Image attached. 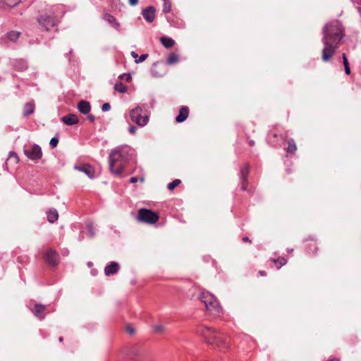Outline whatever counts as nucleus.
<instances>
[{
	"label": "nucleus",
	"instance_id": "f257e3e1",
	"mask_svg": "<svg viewBox=\"0 0 361 361\" xmlns=\"http://www.w3.org/2000/svg\"><path fill=\"white\" fill-rule=\"evenodd\" d=\"M322 41L324 47L322 49V59L324 62H328L335 54L336 49L343 37L344 34L341 23L338 21L327 23L324 27Z\"/></svg>",
	"mask_w": 361,
	"mask_h": 361
},
{
	"label": "nucleus",
	"instance_id": "f03ea898",
	"mask_svg": "<svg viewBox=\"0 0 361 361\" xmlns=\"http://www.w3.org/2000/svg\"><path fill=\"white\" fill-rule=\"evenodd\" d=\"M125 155L120 147L113 149L109 154V169L112 173L118 175L124 168Z\"/></svg>",
	"mask_w": 361,
	"mask_h": 361
},
{
	"label": "nucleus",
	"instance_id": "7ed1b4c3",
	"mask_svg": "<svg viewBox=\"0 0 361 361\" xmlns=\"http://www.w3.org/2000/svg\"><path fill=\"white\" fill-rule=\"evenodd\" d=\"M199 300L205 305V310L211 314H219L221 307L218 300L209 292L203 291L199 296Z\"/></svg>",
	"mask_w": 361,
	"mask_h": 361
},
{
	"label": "nucleus",
	"instance_id": "20e7f679",
	"mask_svg": "<svg viewBox=\"0 0 361 361\" xmlns=\"http://www.w3.org/2000/svg\"><path fill=\"white\" fill-rule=\"evenodd\" d=\"M159 218L158 214L150 209L142 208L137 212V220L140 222L154 224L158 221Z\"/></svg>",
	"mask_w": 361,
	"mask_h": 361
},
{
	"label": "nucleus",
	"instance_id": "39448f33",
	"mask_svg": "<svg viewBox=\"0 0 361 361\" xmlns=\"http://www.w3.org/2000/svg\"><path fill=\"white\" fill-rule=\"evenodd\" d=\"M197 332L200 334L210 345L216 344L219 345L216 341L217 335L219 334L216 330L207 326H201L198 329Z\"/></svg>",
	"mask_w": 361,
	"mask_h": 361
},
{
	"label": "nucleus",
	"instance_id": "423d86ee",
	"mask_svg": "<svg viewBox=\"0 0 361 361\" xmlns=\"http://www.w3.org/2000/svg\"><path fill=\"white\" fill-rule=\"evenodd\" d=\"M142 111L143 110L141 107L137 106L132 109L130 113L131 121L140 126H145L149 121L147 115H142Z\"/></svg>",
	"mask_w": 361,
	"mask_h": 361
},
{
	"label": "nucleus",
	"instance_id": "0eeeda50",
	"mask_svg": "<svg viewBox=\"0 0 361 361\" xmlns=\"http://www.w3.org/2000/svg\"><path fill=\"white\" fill-rule=\"evenodd\" d=\"M37 22L46 31L50 30L51 27H54L56 25L55 18L47 14L42 15L37 18Z\"/></svg>",
	"mask_w": 361,
	"mask_h": 361
},
{
	"label": "nucleus",
	"instance_id": "6e6552de",
	"mask_svg": "<svg viewBox=\"0 0 361 361\" xmlns=\"http://www.w3.org/2000/svg\"><path fill=\"white\" fill-rule=\"evenodd\" d=\"M24 154L31 160H38L42 158V152L41 147L37 145L34 144L30 149H24Z\"/></svg>",
	"mask_w": 361,
	"mask_h": 361
},
{
	"label": "nucleus",
	"instance_id": "1a4fd4ad",
	"mask_svg": "<svg viewBox=\"0 0 361 361\" xmlns=\"http://www.w3.org/2000/svg\"><path fill=\"white\" fill-rule=\"evenodd\" d=\"M46 261L52 266L58 264L59 255L56 251L52 248H49L44 255Z\"/></svg>",
	"mask_w": 361,
	"mask_h": 361
},
{
	"label": "nucleus",
	"instance_id": "9d476101",
	"mask_svg": "<svg viewBox=\"0 0 361 361\" xmlns=\"http://www.w3.org/2000/svg\"><path fill=\"white\" fill-rule=\"evenodd\" d=\"M250 172V166L248 164H245L240 169V180H241V189L243 190H247L246 183L247 182V178Z\"/></svg>",
	"mask_w": 361,
	"mask_h": 361
},
{
	"label": "nucleus",
	"instance_id": "9b49d317",
	"mask_svg": "<svg viewBox=\"0 0 361 361\" xmlns=\"http://www.w3.org/2000/svg\"><path fill=\"white\" fill-rule=\"evenodd\" d=\"M142 16L147 22H153L155 18V8L152 6L147 7L142 11Z\"/></svg>",
	"mask_w": 361,
	"mask_h": 361
},
{
	"label": "nucleus",
	"instance_id": "f8f14e48",
	"mask_svg": "<svg viewBox=\"0 0 361 361\" xmlns=\"http://www.w3.org/2000/svg\"><path fill=\"white\" fill-rule=\"evenodd\" d=\"M75 169L85 173L90 178H93L94 177V169L90 165L83 164L80 166H75Z\"/></svg>",
	"mask_w": 361,
	"mask_h": 361
},
{
	"label": "nucleus",
	"instance_id": "ddd939ff",
	"mask_svg": "<svg viewBox=\"0 0 361 361\" xmlns=\"http://www.w3.org/2000/svg\"><path fill=\"white\" fill-rule=\"evenodd\" d=\"M119 264L116 262H111L109 265H107L104 269V273L106 276H111L117 273L119 270Z\"/></svg>",
	"mask_w": 361,
	"mask_h": 361
},
{
	"label": "nucleus",
	"instance_id": "4468645a",
	"mask_svg": "<svg viewBox=\"0 0 361 361\" xmlns=\"http://www.w3.org/2000/svg\"><path fill=\"white\" fill-rule=\"evenodd\" d=\"M189 109L187 106H182L179 110V114L176 118L177 123H182L185 121L188 117Z\"/></svg>",
	"mask_w": 361,
	"mask_h": 361
},
{
	"label": "nucleus",
	"instance_id": "2eb2a0df",
	"mask_svg": "<svg viewBox=\"0 0 361 361\" xmlns=\"http://www.w3.org/2000/svg\"><path fill=\"white\" fill-rule=\"evenodd\" d=\"M61 121L67 126H72L78 123V117L73 114H67L61 118Z\"/></svg>",
	"mask_w": 361,
	"mask_h": 361
},
{
	"label": "nucleus",
	"instance_id": "dca6fc26",
	"mask_svg": "<svg viewBox=\"0 0 361 361\" xmlns=\"http://www.w3.org/2000/svg\"><path fill=\"white\" fill-rule=\"evenodd\" d=\"M79 111L82 114H87L91 109L90 104L87 101H80L78 104Z\"/></svg>",
	"mask_w": 361,
	"mask_h": 361
},
{
	"label": "nucleus",
	"instance_id": "f3484780",
	"mask_svg": "<svg viewBox=\"0 0 361 361\" xmlns=\"http://www.w3.org/2000/svg\"><path fill=\"white\" fill-rule=\"evenodd\" d=\"M45 310V306L41 304H36L34 307L32 312L39 319H42L44 317L43 313Z\"/></svg>",
	"mask_w": 361,
	"mask_h": 361
},
{
	"label": "nucleus",
	"instance_id": "a211bd4d",
	"mask_svg": "<svg viewBox=\"0 0 361 361\" xmlns=\"http://www.w3.org/2000/svg\"><path fill=\"white\" fill-rule=\"evenodd\" d=\"M216 341L219 345H217L216 344H214L213 345L219 348L220 350L225 351L228 348L226 340L220 337L219 334L217 335V338L216 339Z\"/></svg>",
	"mask_w": 361,
	"mask_h": 361
},
{
	"label": "nucleus",
	"instance_id": "6ab92c4d",
	"mask_svg": "<svg viewBox=\"0 0 361 361\" xmlns=\"http://www.w3.org/2000/svg\"><path fill=\"white\" fill-rule=\"evenodd\" d=\"M47 220L50 223H54L58 220L59 214L56 209H51L47 212Z\"/></svg>",
	"mask_w": 361,
	"mask_h": 361
},
{
	"label": "nucleus",
	"instance_id": "aec40b11",
	"mask_svg": "<svg viewBox=\"0 0 361 361\" xmlns=\"http://www.w3.org/2000/svg\"><path fill=\"white\" fill-rule=\"evenodd\" d=\"M104 19L109 24H111L115 29H116V30L119 29L120 24L118 22H116V18L111 14L106 13L104 16Z\"/></svg>",
	"mask_w": 361,
	"mask_h": 361
},
{
	"label": "nucleus",
	"instance_id": "412c9836",
	"mask_svg": "<svg viewBox=\"0 0 361 361\" xmlns=\"http://www.w3.org/2000/svg\"><path fill=\"white\" fill-rule=\"evenodd\" d=\"M160 42L163 46L167 49L173 47L175 44V41L172 38L166 37H161L160 38Z\"/></svg>",
	"mask_w": 361,
	"mask_h": 361
},
{
	"label": "nucleus",
	"instance_id": "4be33fe9",
	"mask_svg": "<svg viewBox=\"0 0 361 361\" xmlns=\"http://www.w3.org/2000/svg\"><path fill=\"white\" fill-rule=\"evenodd\" d=\"M35 110V104L32 102H27L25 104L23 107V116H28L29 115L33 114Z\"/></svg>",
	"mask_w": 361,
	"mask_h": 361
},
{
	"label": "nucleus",
	"instance_id": "5701e85b",
	"mask_svg": "<svg viewBox=\"0 0 361 361\" xmlns=\"http://www.w3.org/2000/svg\"><path fill=\"white\" fill-rule=\"evenodd\" d=\"M178 61H179V56L176 54L172 52V53L169 54V55L166 59V63L168 65L171 66V65L176 64V63L178 62Z\"/></svg>",
	"mask_w": 361,
	"mask_h": 361
},
{
	"label": "nucleus",
	"instance_id": "b1692460",
	"mask_svg": "<svg viewBox=\"0 0 361 361\" xmlns=\"http://www.w3.org/2000/svg\"><path fill=\"white\" fill-rule=\"evenodd\" d=\"M287 152L290 154H294L297 150V146L293 139L290 138L288 140Z\"/></svg>",
	"mask_w": 361,
	"mask_h": 361
},
{
	"label": "nucleus",
	"instance_id": "393cba45",
	"mask_svg": "<svg viewBox=\"0 0 361 361\" xmlns=\"http://www.w3.org/2000/svg\"><path fill=\"white\" fill-rule=\"evenodd\" d=\"M20 34L21 33L20 32L11 31L7 34V37L11 41L16 42Z\"/></svg>",
	"mask_w": 361,
	"mask_h": 361
},
{
	"label": "nucleus",
	"instance_id": "a878e982",
	"mask_svg": "<svg viewBox=\"0 0 361 361\" xmlns=\"http://www.w3.org/2000/svg\"><path fill=\"white\" fill-rule=\"evenodd\" d=\"M1 1L3 4L12 8L17 6L20 2V0H1Z\"/></svg>",
	"mask_w": 361,
	"mask_h": 361
},
{
	"label": "nucleus",
	"instance_id": "bb28decb",
	"mask_svg": "<svg viewBox=\"0 0 361 361\" xmlns=\"http://www.w3.org/2000/svg\"><path fill=\"white\" fill-rule=\"evenodd\" d=\"M114 90L120 93H126L127 92V87L122 82L116 83Z\"/></svg>",
	"mask_w": 361,
	"mask_h": 361
},
{
	"label": "nucleus",
	"instance_id": "cd10ccee",
	"mask_svg": "<svg viewBox=\"0 0 361 361\" xmlns=\"http://www.w3.org/2000/svg\"><path fill=\"white\" fill-rule=\"evenodd\" d=\"M273 262L280 269L283 265L286 264V259L283 257H279L277 259H273Z\"/></svg>",
	"mask_w": 361,
	"mask_h": 361
},
{
	"label": "nucleus",
	"instance_id": "c85d7f7f",
	"mask_svg": "<svg viewBox=\"0 0 361 361\" xmlns=\"http://www.w3.org/2000/svg\"><path fill=\"white\" fill-rule=\"evenodd\" d=\"M163 12L165 13H169L171 9V5L169 0H163Z\"/></svg>",
	"mask_w": 361,
	"mask_h": 361
},
{
	"label": "nucleus",
	"instance_id": "c756f323",
	"mask_svg": "<svg viewBox=\"0 0 361 361\" xmlns=\"http://www.w3.org/2000/svg\"><path fill=\"white\" fill-rule=\"evenodd\" d=\"M8 160H13L14 164H17L19 161V159H18V157L17 154L16 152H12V151L10 152V153H9V157L7 159V161Z\"/></svg>",
	"mask_w": 361,
	"mask_h": 361
},
{
	"label": "nucleus",
	"instance_id": "7c9ffc66",
	"mask_svg": "<svg viewBox=\"0 0 361 361\" xmlns=\"http://www.w3.org/2000/svg\"><path fill=\"white\" fill-rule=\"evenodd\" d=\"M87 228L89 236L90 238H93L95 235L93 224L89 223L87 226Z\"/></svg>",
	"mask_w": 361,
	"mask_h": 361
},
{
	"label": "nucleus",
	"instance_id": "2f4dec72",
	"mask_svg": "<svg viewBox=\"0 0 361 361\" xmlns=\"http://www.w3.org/2000/svg\"><path fill=\"white\" fill-rule=\"evenodd\" d=\"M180 183V180L179 179H176L174 180L173 181H172L171 183H170L169 185H168V189L170 190H173L176 187H177L179 184Z\"/></svg>",
	"mask_w": 361,
	"mask_h": 361
},
{
	"label": "nucleus",
	"instance_id": "473e14b6",
	"mask_svg": "<svg viewBox=\"0 0 361 361\" xmlns=\"http://www.w3.org/2000/svg\"><path fill=\"white\" fill-rule=\"evenodd\" d=\"M121 80H125L126 82H130L131 80H132V77H131V75L130 74H123V75H121L119 77H118Z\"/></svg>",
	"mask_w": 361,
	"mask_h": 361
},
{
	"label": "nucleus",
	"instance_id": "72a5a7b5",
	"mask_svg": "<svg viewBox=\"0 0 361 361\" xmlns=\"http://www.w3.org/2000/svg\"><path fill=\"white\" fill-rule=\"evenodd\" d=\"M149 55L147 54H142L140 56H138L139 59L135 60V62L136 63H141L144 61H145L148 58Z\"/></svg>",
	"mask_w": 361,
	"mask_h": 361
},
{
	"label": "nucleus",
	"instance_id": "f704fd0d",
	"mask_svg": "<svg viewBox=\"0 0 361 361\" xmlns=\"http://www.w3.org/2000/svg\"><path fill=\"white\" fill-rule=\"evenodd\" d=\"M58 142H59V139L56 137H54L51 139L49 145L51 148H54L57 146Z\"/></svg>",
	"mask_w": 361,
	"mask_h": 361
},
{
	"label": "nucleus",
	"instance_id": "c9c22d12",
	"mask_svg": "<svg viewBox=\"0 0 361 361\" xmlns=\"http://www.w3.org/2000/svg\"><path fill=\"white\" fill-rule=\"evenodd\" d=\"M154 329L156 332H163L165 328L162 325H157L154 327Z\"/></svg>",
	"mask_w": 361,
	"mask_h": 361
},
{
	"label": "nucleus",
	"instance_id": "e433bc0d",
	"mask_svg": "<svg viewBox=\"0 0 361 361\" xmlns=\"http://www.w3.org/2000/svg\"><path fill=\"white\" fill-rule=\"evenodd\" d=\"M157 65H158V63H154L153 64V67H152V71L153 74H154L155 76H157V77H158V76H161V74L158 73L157 72V71H156V68L157 67Z\"/></svg>",
	"mask_w": 361,
	"mask_h": 361
},
{
	"label": "nucleus",
	"instance_id": "4c0bfd02",
	"mask_svg": "<svg viewBox=\"0 0 361 361\" xmlns=\"http://www.w3.org/2000/svg\"><path fill=\"white\" fill-rule=\"evenodd\" d=\"M110 108H111V106L109 103H104L102 106V110L105 112V111H109L110 109Z\"/></svg>",
	"mask_w": 361,
	"mask_h": 361
},
{
	"label": "nucleus",
	"instance_id": "58836bf2",
	"mask_svg": "<svg viewBox=\"0 0 361 361\" xmlns=\"http://www.w3.org/2000/svg\"><path fill=\"white\" fill-rule=\"evenodd\" d=\"M342 58H343V65L344 66L349 65V63H348V61L345 54H342Z\"/></svg>",
	"mask_w": 361,
	"mask_h": 361
},
{
	"label": "nucleus",
	"instance_id": "ea45409f",
	"mask_svg": "<svg viewBox=\"0 0 361 361\" xmlns=\"http://www.w3.org/2000/svg\"><path fill=\"white\" fill-rule=\"evenodd\" d=\"M129 132L131 133V134H134L135 133V132L137 131V128L134 126H130L129 127V129H128Z\"/></svg>",
	"mask_w": 361,
	"mask_h": 361
},
{
	"label": "nucleus",
	"instance_id": "a19ab883",
	"mask_svg": "<svg viewBox=\"0 0 361 361\" xmlns=\"http://www.w3.org/2000/svg\"><path fill=\"white\" fill-rule=\"evenodd\" d=\"M126 331L130 334H133L135 333V329L130 326H128Z\"/></svg>",
	"mask_w": 361,
	"mask_h": 361
},
{
	"label": "nucleus",
	"instance_id": "79ce46f5",
	"mask_svg": "<svg viewBox=\"0 0 361 361\" xmlns=\"http://www.w3.org/2000/svg\"><path fill=\"white\" fill-rule=\"evenodd\" d=\"M87 120L90 121V122H94V120H95V117L94 115H92V114H90L87 116Z\"/></svg>",
	"mask_w": 361,
	"mask_h": 361
},
{
	"label": "nucleus",
	"instance_id": "37998d69",
	"mask_svg": "<svg viewBox=\"0 0 361 361\" xmlns=\"http://www.w3.org/2000/svg\"><path fill=\"white\" fill-rule=\"evenodd\" d=\"M344 68H345V72L347 75H349L350 73V66L349 65H346V66H344Z\"/></svg>",
	"mask_w": 361,
	"mask_h": 361
},
{
	"label": "nucleus",
	"instance_id": "c03bdc74",
	"mask_svg": "<svg viewBox=\"0 0 361 361\" xmlns=\"http://www.w3.org/2000/svg\"><path fill=\"white\" fill-rule=\"evenodd\" d=\"M138 3V0H129V4L130 6H135Z\"/></svg>",
	"mask_w": 361,
	"mask_h": 361
},
{
	"label": "nucleus",
	"instance_id": "a18cd8bd",
	"mask_svg": "<svg viewBox=\"0 0 361 361\" xmlns=\"http://www.w3.org/2000/svg\"><path fill=\"white\" fill-rule=\"evenodd\" d=\"M130 54H131L132 57L135 59V60L137 59L138 54L135 51H131Z\"/></svg>",
	"mask_w": 361,
	"mask_h": 361
},
{
	"label": "nucleus",
	"instance_id": "49530a36",
	"mask_svg": "<svg viewBox=\"0 0 361 361\" xmlns=\"http://www.w3.org/2000/svg\"><path fill=\"white\" fill-rule=\"evenodd\" d=\"M137 180H138V179H137V178H136V177H131V178H130V182L131 183H137Z\"/></svg>",
	"mask_w": 361,
	"mask_h": 361
},
{
	"label": "nucleus",
	"instance_id": "de8ad7c7",
	"mask_svg": "<svg viewBox=\"0 0 361 361\" xmlns=\"http://www.w3.org/2000/svg\"><path fill=\"white\" fill-rule=\"evenodd\" d=\"M137 355V352L135 350H133L130 353V357L133 358V357L136 356Z\"/></svg>",
	"mask_w": 361,
	"mask_h": 361
},
{
	"label": "nucleus",
	"instance_id": "09e8293b",
	"mask_svg": "<svg viewBox=\"0 0 361 361\" xmlns=\"http://www.w3.org/2000/svg\"><path fill=\"white\" fill-rule=\"evenodd\" d=\"M259 274L262 276H267V272L265 271H259Z\"/></svg>",
	"mask_w": 361,
	"mask_h": 361
},
{
	"label": "nucleus",
	"instance_id": "8fccbe9b",
	"mask_svg": "<svg viewBox=\"0 0 361 361\" xmlns=\"http://www.w3.org/2000/svg\"><path fill=\"white\" fill-rule=\"evenodd\" d=\"M243 240L244 242H250V243L251 242V240H250V238H249L248 237H246V236L243 238Z\"/></svg>",
	"mask_w": 361,
	"mask_h": 361
},
{
	"label": "nucleus",
	"instance_id": "3c124183",
	"mask_svg": "<svg viewBox=\"0 0 361 361\" xmlns=\"http://www.w3.org/2000/svg\"><path fill=\"white\" fill-rule=\"evenodd\" d=\"M249 145L252 147L255 145V141L254 140H250L249 141Z\"/></svg>",
	"mask_w": 361,
	"mask_h": 361
},
{
	"label": "nucleus",
	"instance_id": "603ef678",
	"mask_svg": "<svg viewBox=\"0 0 361 361\" xmlns=\"http://www.w3.org/2000/svg\"><path fill=\"white\" fill-rule=\"evenodd\" d=\"M328 361H340L338 358H332V359H329Z\"/></svg>",
	"mask_w": 361,
	"mask_h": 361
},
{
	"label": "nucleus",
	"instance_id": "864d4df0",
	"mask_svg": "<svg viewBox=\"0 0 361 361\" xmlns=\"http://www.w3.org/2000/svg\"><path fill=\"white\" fill-rule=\"evenodd\" d=\"M140 181L141 183H143V182L145 181V178H144V177H141V178H140Z\"/></svg>",
	"mask_w": 361,
	"mask_h": 361
},
{
	"label": "nucleus",
	"instance_id": "5fc2aeb1",
	"mask_svg": "<svg viewBox=\"0 0 361 361\" xmlns=\"http://www.w3.org/2000/svg\"><path fill=\"white\" fill-rule=\"evenodd\" d=\"M59 340L60 342H62L63 341V337L61 336V337H59Z\"/></svg>",
	"mask_w": 361,
	"mask_h": 361
},
{
	"label": "nucleus",
	"instance_id": "6e6d98bb",
	"mask_svg": "<svg viewBox=\"0 0 361 361\" xmlns=\"http://www.w3.org/2000/svg\"><path fill=\"white\" fill-rule=\"evenodd\" d=\"M274 137H277V135H276V134H274Z\"/></svg>",
	"mask_w": 361,
	"mask_h": 361
}]
</instances>
